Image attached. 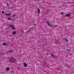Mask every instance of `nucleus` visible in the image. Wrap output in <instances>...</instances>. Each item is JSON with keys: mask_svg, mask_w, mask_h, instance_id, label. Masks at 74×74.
Wrapping results in <instances>:
<instances>
[{"mask_svg": "<svg viewBox=\"0 0 74 74\" xmlns=\"http://www.w3.org/2000/svg\"><path fill=\"white\" fill-rule=\"evenodd\" d=\"M57 25H55L54 26V27H57Z\"/></svg>", "mask_w": 74, "mask_h": 74, "instance_id": "17", "label": "nucleus"}, {"mask_svg": "<svg viewBox=\"0 0 74 74\" xmlns=\"http://www.w3.org/2000/svg\"><path fill=\"white\" fill-rule=\"evenodd\" d=\"M13 34H16V32H14L12 33Z\"/></svg>", "mask_w": 74, "mask_h": 74, "instance_id": "9", "label": "nucleus"}, {"mask_svg": "<svg viewBox=\"0 0 74 74\" xmlns=\"http://www.w3.org/2000/svg\"><path fill=\"white\" fill-rule=\"evenodd\" d=\"M13 16L14 17L15 16V15H14Z\"/></svg>", "mask_w": 74, "mask_h": 74, "instance_id": "16", "label": "nucleus"}, {"mask_svg": "<svg viewBox=\"0 0 74 74\" xmlns=\"http://www.w3.org/2000/svg\"><path fill=\"white\" fill-rule=\"evenodd\" d=\"M23 64L24 65V67H27V64L25 63H24Z\"/></svg>", "mask_w": 74, "mask_h": 74, "instance_id": "1", "label": "nucleus"}, {"mask_svg": "<svg viewBox=\"0 0 74 74\" xmlns=\"http://www.w3.org/2000/svg\"><path fill=\"white\" fill-rule=\"evenodd\" d=\"M64 39L66 40V41H67L68 42H69V40H68V39L66 38H64Z\"/></svg>", "mask_w": 74, "mask_h": 74, "instance_id": "8", "label": "nucleus"}, {"mask_svg": "<svg viewBox=\"0 0 74 74\" xmlns=\"http://www.w3.org/2000/svg\"><path fill=\"white\" fill-rule=\"evenodd\" d=\"M2 14H4V11H2Z\"/></svg>", "mask_w": 74, "mask_h": 74, "instance_id": "14", "label": "nucleus"}, {"mask_svg": "<svg viewBox=\"0 0 74 74\" xmlns=\"http://www.w3.org/2000/svg\"><path fill=\"white\" fill-rule=\"evenodd\" d=\"M38 12L40 14V10L38 8Z\"/></svg>", "mask_w": 74, "mask_h": 74, "instance_id": "2", "label": "nucleus"}, {"mask_svg": "<svg viewBox=\"0 0 74 74\" xmlns=\"http://www.w3.org/2000/svg\"><path fill=\"white\" fill-rule=\"evenodd\" d=\"M7 6H8V4H7Z\"/></svg>", "mask_w": 74, "mask_h": 74, "instance_id": "20", "label": "nucleus"}, {"mask_svg": "<svg viewBox=\"0 0 74 74\" xmlns=\"http://www.w3.org/2000/svg\"><path fill=\"white\" fill-rule=\"evenodd\" d=\"M70 14H66V17H67V16H70Z\"/></svg>", "mask_w": 74, "mask_h": 74, "instance_id": "7", "label": "nucleus"}, {"mask_svg": "<svg viewBox=\"0 0 74 74\" xmlns=\"http://www.w3.org/2000/svg\"><path fill=\"white\" fill-rule=\"evenodd\" d=\"M9 52H10V53H12V51H9Z\"/></svg>", "mask_w": 74, "mask_h": 74, "instance_id": "11", "label": "nucleus"}, {"mask_svg": "<svg viewBox=\"0 0 74 74\" xmlns=\"http://www.w3.org/2000/svg\"><path fill=\"white\" fill-rule=\"evenodd\" d=\"M12 29H15V28H13V27H12Z\"/></svg>", "mask_w": 74, "mask_h": 74, "instance_id": "18", "label": "nucleus"}, {"mask_svg": "<svg viewBox=\"0 0 74 74\" xmlns=\"http://www.w3.org/2000/svg\"><path fill=\"white\" fill-rule=\"evenodd\" d=\"M8 19L9 20V21H11V19H10V18L8 17Z\"/></svg>", "mask_w": 74, "mask_h": 74, "instance_id": "12", "label": "nucleus"}, {"mask_svg": "<svg viewBox=\"0 0 74 74\" xmlns=\"http://www.w3.org/2000/svg\"><path fill=\"white\" fill-rule=\"evenodd\" d=\"M31 29H30L28 31H27V33H28V32H30V31H31Z\"/></svg>", "mask_w": 74, "mask_h": 74, "instance_id": "10", "label": "nucleus"}, {"mask_svg": "<svg viewBox=\"0 0 74 74\" xmlns=\"http://www.w3.org/2000/svg\"><path fill=\"white\" fill-rule=\"evenodd\" d=\"M47 23L48 24V25L49 26H52V25L50 24H49V23L48 22H47Z\"/></svg>", "mask_w": 74, "mask_h": 74, "instance_id": "3", "label": "nucleus"}, {"mask_svg": "<svg viewBox=\"0 0 74 74\" xmlns=\"http://www.w3.org/2000/svg\"><path fill=\"white\" fill-rule=\"evenodd\" d=\"M5 15H6L9 16V15H11V13H9V14H7V13H5Z\"/></svg>", "mask_w": 74, "mask_h": 74, "instance_id": "4", "label": "nucleus"}, {"mask_svg": "<svg viewBox=\"0 0 74 74\" xmlns=\"http://www.w3.org/2000/svg\"><path fill=\"white\" fill-rule=\"evenodd\" d=\"M68 51H69V52H70V50L68 49Z\"/></svg>", "mask_w": 74, "mask_h": 74, "instance_id": "19", "label": "nucleus"}, {"mask_svg": "<svg viewBox=\"0 0 74 74\" xmlns=\"http://www.w3.org/2000/svg\"><path fill=\"white\" fill-rule=\"evenodd\" d=\"M53 54H51V56H53Z\"/></svg>", "mask_w": 74, "mask_h": 74, "instance_id": "15", "label": "nucleus"}, {"mask_svg": "<svg viewBox=\"0 0 74 74\" xmlns=\"http://www.w3.org/2000/svg\"><path fill=\"white\" fill-rule=\"evenodd\" d=\"M3 45L4 46L7 45V43H3Z\"/></svg>", "mask_w": 74, "mask_h": 74, "instance_id": "5", "label": "nucleus"}, {"mask_svg": "<svg viewBox=\"0 0 74 74\" xmlns=\"http://www.w3.org/2000/svg\"><path fill=\"white\" fill-rule=\"evenodd\" d=\"M61 14L62 15H64V13L63 12H61Z\"/></svg>", "mask_w": 74, "mask_h": 74, "instance_id": "13", "label": "nucleus"}, {"mask_svg": "<svg viewBox=\"0 0 74 74\" xmlns=\"http://www.w3.org/2000/svg\"><path fill=\"white\" fill-rule=\"evenodd\" d=\"M34 26H36V24H34Z\"/></svg>", "mask_w": 74, "mask_h": 74, "instance_id": "21", "label": "nucleus"}, {"mask_svg": "<svg viewBox=\"0 0 74 74\" xmlns=\"http://www.w3.org/2000/svg\"><path fill=\"white\" fill-rule=\"evenodd\" d=\"M6 69L7 71H9V70H10V68H6Z\"/></svg>", "mask_w": 74, "mask_h": 74, "instance_id": "6", "label": "nucleus"}]
</instances>
